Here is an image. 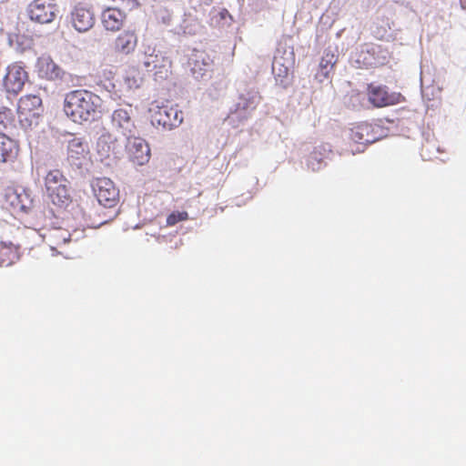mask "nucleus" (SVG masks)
<instances>
[{"label": "nucleus", "instance_id": "obj_17", "mask_svg": "<svg viewBox=\"0 0 466 466\" xmlns=\"http://www.w3.org/2000/svg\"><path fill=\"white\" fill-rule=\"evenodd\" d=\"M188 66L197 77L205 74L209 66V56L203 51L195 50L188 58Z\"/></svg>", "mask_w": 466, "mask_h": 466}, {"label": "nucleus", "instance_id": "obj_1", "mask_svg": "<svg viewBox=\"0 0 466 466\" xmlns=\"http://www.w3.org/2000/svg\"><path fill=\"white\" fill-rule=\"evenodd\" d=\"M64 112L75 123L88 122L101 114L102 99L87 90H74L66 95Z\"/></svg>", "mask_w": 466, "mask_h": 466}, {"label": "nucleus", "instance_id": "obj_16", "mask_svg": "<svg viewBox=\"0 0 466 466\" xmlns=\"http://www.w3.org/2000/svg\"><path fill=\"white\" fill-rule=\"evenodd\" d=\"M27 80V72L18 65L8 67L5 83L10 92L18 93Z\"/></svg>", "mask_w": 466, "mask_h": 466}, {"label": "nucleus", "instance_id": "obj_4", "mask_svg": "<svg viewBox=\"0 0 466 466\" xmlns=\"http://www.w3.org/2000/svg\"><path fill=\"white\" fill-rule=\"evenodd\" d=\"M367 96L369 102L374 107L394 106L405 101V97L399 92H389L385 86L368 85Z\"/></svg>", "mask_w": 466, "mask_h": 466}, {"label": "nucleus", "instance_id": "obj_32", "mask_svg": "<svg viewBox=\"0 0 466 466\" xmlns=\"http://www.w3.org/2000/svg\"><path fill=\"white\" fill-rule=\"evenodd\" d=\"M5 118H6L5 114V113L0 112V127H5Z\"/></svg>", "mask_w": 466, "mask_h": 466}, {"label": "nucleus", "instance_id": "obj_19", "mask_svg": "<svg viewBox=\"0 0 466 466\" xmlns=\"http://www.w3.org/2000/svg\"><path fill=\"white\" fill-rule=\"evenodd\" d=\"M18 152V146L15 140L0 132V162L14 159Z\"/></svg>", "mask_w": 466, "mask_h": 466}, {"label": "nucleus", "instance_id": "obj_10", "mask_svg": "<svg viewBox=\"0 0 466 466\" xmlns=\"http://www.w3.org/2000/svg\"><path fill=\"white\" fill-rule=\"evenodd\" d=\"M138 36L135 30H124L116 36L111 49L116 55L128 56L136 50Z\"/></svg>", "mask_w": 466, "mask_h": 466}, {"label": "nucleus", "instance_id": "obj_3", "mask_svg": "<svg viewBox=\"0 0 466 466\" xmlns=\"http://www.w3.org/2000/svg\"><path fill=\"white\" fill-rule=\"evenodd\" d=\"M92 190L98 203L106 208H113L119 203V189L108 177H97L92 182Z\"/></svg>", "mask_w": 466, "mask_h": 466}, {"label": "nucleus", "instance_id": "obj_15", "mask_svg": "<svg viewBox=\"0 0 466 466\" xmlns=\"http://www.w3.org/2000/svg\"><path fill=\"white\" fill-rule=\"evenodd\" d=\"M127 19V15L117 7H106L102 11L101 23L107 31L120 30Z\"/></svg>", "mask_w": 466, "mask_h": 466}, {"label": "nucleus", "instance_id": "obj_28", "mask_svg": "<svg viewBox=\"0 0 466 466\" xmlns=\"http://www.w3.org/2000/svg\"><path fill=\"white\" fill-rule=\"evenodd\" d=\"M31 111H34L32 116L38 118L44 113L42 99L38 96H31Z\"/></svg>", "mask_w": 466, "mask_h": 466}, {"label": "nucleus", "instance_id": "obj_26", "mask_svg": "<svg viewBox=\"0 0 466 466\" xmlns=\"http://www.w3.org/2000/svg\"><path fill=\"white\" fill-rule=\"evenodd\" d=\"M162 56H163V54L156 53L155 49L148 47L145 51L144 57L142 60V64H143L144 67L147 70L151 71V69L154 66V64L158 63L160 61V57Z\"/></svg>", "mask_w": 466, "mask_h": 466}, {"label": "nucleus", "instance_id": "obj_9", "mask_svg": "<svg viewBox=\"0 0 466 466\" xmlns=\"http://www.w3.org/2000/svg\"><path fill=\"white\" fill-rule=\"evenodd\" d=\"M57 13L55 0H35L31 4V20L40 24L51 23Z\"/></svg>", "mask_w": 466, "mask_h": 466}, {"label": "nucleus", "instance_id": "obj_21", "mask_svg": "<svg viewBox=\"0 0 466 466\" xmlns=\"http://www.w3.org/2000/svg\"><path fill=\"white\" fill-rule=\"evenodd\" d=\"M371 126L367 123H362L355 126L350 129V138L356 143L370 144L375 141L373 136L370 134Z\"/></svg>", "mask_w": 466, "mask_h": 466}, {"label": "nucleus", "instance_id": "obj_13", "mask_svg": "<svg viewBox=\"0 0 466 466\" xmlns=\"http://www.w3.org/2000/svg\"><path fill=\"white\" fill-rule=\"evenodd\" d=\"M71 23L78 32H86L95 24L94 13L89 7L79 4L71 13Z\"/></svg>", "mask_w": 466, "mask_h": 466}, {"label": "nucleus", "instance_id": "obj_29", "mask_svg": "<svg viewBox=\"0 0 466 466\" xmlns=\"http://www.w3.org/2000/svg\"><path fill=\"white\" fill-rule=\"evenodd\" d=\"M272 71L277 78H286L289 75V69L285 66L278 59H275L272 64Z\"/></svg>", "mask_w": 466, "mask_h": 466}, {"label": "nucleus", "instance_id": "obj_7", "mask_svg": "<svg viewBox=\"0 0 466 466\" xmlns=\"http://www.w3.org/2000/svg\"><path fill=\"white\" fill-rule=\"evenodd\" d=\"M153 125L165 129L178 127L183 121V113L177 107L163 106L157 107L151 116Z\"/></svg>", "mask_w": 466, "mask_h": 466}, {"label": "nucleus", "instance_id": "obj_6", "mask_svg": "<svg viewBox=\"0 0 466 466\" xmlns=\"http://www.w3.org/2000/svg\"><path fill=\"white\" fill-rule=\"evenodd\" d=\"M89 160V147L82 137H73L67 142L66 161L72 167L81 168Z\"/></svg>", "mask_w": 466, "mask_h": 466}, {"label": "nucleus", "instance_id": "obj_18", "mask_svg": "<svg viewBox=\"0 0 466 466\" xmlns=\"http://www.w3.org/2000/svg\"><path fill=\"white\" fill-rule=\"evenodd\" d=\"M70 233L62 228H55L48 229L44 235V240L51 248L56 249L63 244H66L70 239Z\"/></svg>", "mask_w": 466, "mask_h": 466}, {"label": "nucleus", "instance_id": "obj_24", "mask_svg": "<svg viewBox=\"0 0 466 466\" xmlns=\"http://www.w3.org/2000/svg\"><path fill=\"white\" fill-rule=\"evenodd\" d=\"M257 106V96L255 95H241L236 104V112H242L253 110Z\"/></svg>", "mask_w": 466, "mask_h": 466}, {"label": "nucleus", "instance_id": "obj_5", "mask_svg": "<svg viewBox=\"0 0 466 466\" xmlns=\"http://www.w3.org/2000/svg\"><path fill=\"white\" fill-rule=\"evenodd\" d=\"M6 208L18 219L28 214L29 194L23 187L9 188L5 193Z\"/></svg>", "mask_w": 466, "mask_h": 466}, {"label": "nucleus", "instance_id": "obj_20", "mask_svg": "<svg viewBox=\"0 0 466 466\" xmlns=\"http://www.w3.org/2000/svg\"><path fill=\"white\" fill-rule=\"evenodd\" d=\"M19 248L12 243L0 242V267H8L19 258Z\"/></svg>", "mask_w": 466, "mask_h": 466}, {"label": "nucleus", "instance_id": "obj_27", "mask_svg": "<svg viewBox=\"0 0 466 466\" xmlns=\"http://www.w3.org/2000/svg\"><path fill=\"white\" fill-rule=\"evenodd\" d=\"M334 55L330 53H326L320 59L319 68L324 77L328 76L329 71L335 65Z\"/></svg>", "mask_w": 466, "mask_h": 466}, {"label": "nucleus", "instance_id": "obj_25", "mask_svg": "<svg viewBox=\"0 0 466 466\" xmlns=\"http://www.w3.org/2000/svg\"><path fill=\"white\" fill-rule=\"evenodd\" d=\"M17 115L20 123L29 121V96H24L18 100Z\"/></svg>", "mask_w": 466, "mask_h": 466}, {"label": "nucleus", "instance_id": "obj_2", "mask_svg": "<svg viewBox=\"0 0 466 466\" xmlns=\"http://www.w3.org/2000/svg\"><path fill=\"white\" fill-rule=\"evenodd\" d=\"M46 192L50 201L58 207L67 206L71 202L69 181L58 170H51L45 177Z\"/></svg>", "mask_w": 466, "mask_h": 466}, {"label": "nucleus", "instance_id": "obj_23", "mask_svg": "<svg viewBox=\"0 0 466 466\" xmlns=\"http://www.w3.org/2000/svg\"><path fill=\"white\" fill-rule=\"evenodd\" d=\"M171 68L172 60L168 56L163 55L160 57V61L157 64H154L151 71L154 70L156 78L166 79L171 75Z\"/></svg>", "mask_w": 466, "mask_h": 466}, {"label": "nucleus", "instance_id": "obj_22", "mask_svg": "<svg viewBox=\"0 0 466 466\" xmlns=\"http://www.w3.org/2000/svg\"><path fill=\"white\" fill-rule=\"evenodd\" d=\"M142 82L143 78L140 72L136 68L127 70L123 76V86L127 92L139 88Z\"/></svg>", "mask_w": 466, "mask_h": 466}, {"label": "nucleus", "instance_id": "obj_8", "mask_svg": "<svg viewBox=\"0 0 466 466\" xmlns=\"http://www.w3.org/2000/svg\"><path fill=\"white\" fill-rule=\"evenodd\" d=\"M125 138L127 140L126 147L132 162L139 166L147 163L150 158L147 143L143 138L136 137L135 134Z\"/></svg>", "mask_w": 466, "mask_h": 466}, {"label": "nucleus", "instance_id": "obj_14", "mask_svg": "<svg viewBox=\"0 0 466 466\" xmlns=\"http://www.w3.org/2000/svg\"><path fill=\"white\" fill-rule=\"evenodd\" d=\"M123 143L111 133L102 134L96 142V151L102 158H108L110 156H116L120 153Z\"/></svg>", "mask_w": 466, "mask_h": 466}, {"label": "nucleus", "instance_id": "obj_31", "mask_svg": "<svg viewBox=\"0 0 466 466\" xmlns=\"http://www.w3.org/2000/svg\"><path fill=\"white\" fill-rule=\"evenodd\" d=\"M250 5L256 8L257 11H260L267 7L268 0H249Z\"/></svg>", "mask_w": 466, "mask_h": 466}, {"label": "nucleus", "instance_id": "obj_30", "mask_svg": "<svg viewBox=\"0 0 466 466\" xmlns=\"http://www.w3.org/2000/svg\"><path fill=\"white\" fill-rule=\"evenodd\" d=\"M188 218V214L187 211L181 212H172L167 218V225L174 226L180 221H185Z\"/></svg>", "mask_w": 466, "mask_h": 466}, {"label": "nucleus", "instance_id": "obj_11", "mask_svg": "<svg viewBox=\"0 0 466 466\" xmlns=\"http://www.w3.org/2000/svg\"><path fill=\"white\" fill-rule=\"evenodd\" d=\"M111 124L124 137L136 134V126L130 110L125 108L114 110L111 115Z\"/></svg>", "mask_w": 466, "mask_h": 466}, {"label": "nucleus", "instance_id": "obj_12", "mask_svg": "<svg viewBox=\"0 0 466 466\" xmlns=\"http://www.w3.org/2000/svg\"><path fill=\"white\" fill-rule=\"evenodd\" d=\"M37 76L46 80H60L64 76V70L56 65L50 56H41L35 63Z\"/></svg>", "mask_w": 466, "mask_h": 466}]
</instances>
